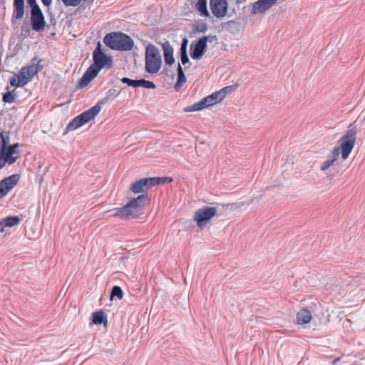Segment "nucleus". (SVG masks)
Listing matches in <instances>:
<instances>
[{
  "mask_svg": "<svg viewBox=\"0 0 365 365\" xmlns=\"http://www.w3.org/2000/svg\"><path fill=\"white\" fill-rule=\"evenodd\" d=\"M115 297L119 299H121L123 297V292L121 287L117 285L113 287L110 292V299L112 300Z\"/></svg>",
  "mask_w": 365,
  "mask_h": 365,
  "instance_id": "obj_32",
  "label": "nucleus"
},
{
  "mask_svg": "<svg viewBox=\"0 0 365 365\" xmlns=\"http://www.w3.org/2000/svg\"><path fill=\"white\" fill-rule=\"evenodd\" d=\"M188 43V40L187 38H183L182 41V43L180 48V52H187V46Z\"/></svg>",
  "mask_w": 365,
  "mask_h": 365,
  "instance_id": "obj_40",
  "label": "nucleus"
},
{
  "mask_svg": "<svg viewBox=\"0 0 365 365\" xmlns=\"http://www.w3.org/2000/svg\"><path fill=\"white\" fill-rule=\"evenodd\" d=\"M103 42L108 47L116 51H130L134 45L131 37L122 32L107 34L103 38Z\"/></svg>",
  "mask_w": 365,
  "mask_h": 365,
  "instance_id": "obj_3",
  "label": "nucleus"
},
{
  "mask_svg": "<svg viewBox=\"0 0 365 365\" xmlns=\"http://www.w3.org/2000/svg\"><path fill=\"white\" fill-rule=\"evenodd\" d=\"M20 175L14 174L0 181V199L6 196L18 183Z\"/></svg>",
  "mask_w": 365,
  "mask_h": 365,
  "instance_id": "obj_8",
  "label": "nucleus"
},
{
  "mask_svg": "<svg viewBox=\"0 0 365 365\" xmlns=\"http://www.w3.org/2000/svg\"><path fill=\"white\" fill-rule=\"evenodd\" d=\"M340 153V147H335L328 155L327 159L322 164L320 169L322 171L327 170L337 160Z\"/></svg>",
  "mask_w": 365,
  "mask_h": 365,
  "instance_id": "obj_16",
  "label": "nucleus"
},
{
  "mask_svg": "<svg viewBox=\"0 0 365 365\" xmlns=\"http://www.w3.org/2000/svg\"><path fill=\"white\" fill-rule=\"evenodd\" d=\"M101 106L100 103H96L94 106L90 108L87 110L83 112L80 115H78L83 122L84 124L88 123L91 120L94 119L96 116L100 113L101 110Z\"/></svg>",
  "mask_w": 365,
  "mask_h": 365,
  "instance_id": "obj_13",
  "label": "nucleus"
},
{
  "mask_svg": "<svg viewBox=\"0 0 365 365\" xmlns=\"http://www.w3.org/2000/svg\"><path fill=\"white\" fill-rule=\"evenodd\" d=\"M41 2L44 6H49L52 3V0H41Z\"/></svg>",
  "mask_w": 365,
  "mask_h": 365,
  "instance_id": "obj_41",
  "label": "nucleus"
},
{
  "mask_svg": "<svg viewBox=\"0 0 365 365\" xmlns=\"http://www.w3.org/2000/svg\"><path fill=\"white\" fill-rule=\"evenodd\" d=\"M14 11L11 17V22L14 24L16 20H20L25 14L24 0H14Z\"/></svg>",
  "mask_w": 365,
  "mask_h": 365,
  "instance_id": "obj_12",
  "label": "nucleus"
},
{
  "mask_svg": "<svg viewBox=\"0 0 365 365\" xmlns=\"http://www.w3.org/2000/svg\"><path fill=\"white\" fill-rule=\"evenodd\" d=\"M16 98V94L15 90H13L11 91H8V92L5 93L3 95L2 101L4 103H11L15 101Z\"/></svg>",
  "mask_w": 365,
  "mask_h": 365,
  "instance_id": "obj_31",
  "label": "nucleus"
},
{
  "mask_svg": "<svg viewBox=\"0 0 365 365\" xmlns=\"http://www.w3.org/2000/svg\"><path fill=\"white\" fill-rule=\"evenodd\" d=\"M92 322L94 324H103L106 325L108 323L107 316L102 310L95 312L93 313Z\"/></svg>",
  "mask_w": 365,
  "mask_h": 365,
  "instance_id": "obj_23",
  "label": "nucleus"
},
{
  "mask_svg": "<svg viewBox=\"0 0 365 365\" xmlns=\"http://www.w3.org/2000/svg\"><path fill=\"white\" fill-rule=\"evenodd\" d=\"M93 63L88 68L83 77L78 81V88L86 86L104 67L111 68L113 60L111 56L106 55L101 50L100 42L93 52Z\"/></svg>",
  "mask_w": 365,
  "mask_h": 365,
  "instance_id": "obj_1",
  "label": "nucleus"
},
{
  "mask_svg": "<svg viewBox=\"0 0 365 365\" xmlns=\"http://www.w3.org/2000/svg\"><path fill=\"white\" fill-rule=\"evenodd\" d=\"M27 3L31 7V11L40 9L39 6L36 3V0H27Z\"/></svg>",
  "mask_w": 365,
  "mask_h": 365,
  "instance_id": "obj_39",
  "label": "nucleus"
},
{
  "mask_svg": "<svg viewBox=\"0 0 365 365\" xmlns=\"http://www.w3.org/2000/svg\"><path fill=\"white\" fill-rule=\"evenodd\" d=\"M216 215V207L205 206L196 210L193 218L196 221L197 226L202 227Z\"/></svg>",
  "mask_w": 365,
  "mask_h": 365,
  "instance_id": "obj_7",
  "label": "nucleus"
},
{
  "mask_svg": "<svg viewBox=\"0 0 365 365\" xmlns=\"http://www.w3.org/2000/svg\"><path fill=\"white\" fill-rule=\"evenodd\" d=\"M161 57L158 49L153 44L149 43L146 47L145 58Z\"/></svg>",
  "mask_w": 365,
  "mask_h": 365,
  "instance_id": "obj_28",
  "label": "nucleus"
},
{
  "mask_svg": "<svg viewBox=\"0 0 365 365\" xmlns=\"http://www.w3.org/2000/svg\"><path fill=\"white\" fill-rule=\"evenodd\" d=\"M138 86H141V87L148 88V89L155 88V85L152 81H147L145 79L138 80L137 87H138Z\"/></svg>",
  "mask_w": 365,
  "mask_h": 365,
  "instance_id": "obj_35",
  "label": "nucleus"
},
{
  "mask_svg": "<svg viewBox=\"0 0 365 365\" xmlns=\"http://www.w3.org/2000/svg\"><path fill=\"white\" fill-rule=\"evenodd\" d=\"M351 365H359V364L356 362H354V363L351 364Z\"/></svg>",
  "mask_w": 365,
  "mask_h": 365,
  "instance_id": "obj_43",
  "label": "nucleus"
},
{
  "mask_svg": "<svg viewBox=\"0 0 365 365\" xmlns=\"http://www.w3.org/2000/svg\"><path fill=\"white\" fill-rule=\"evenodd\" d=\"M193 28L195 31L200 33H205L208 29L207 24L202 20L197 21L193 26Z\"/></svg>",
  "mask_w": 365,
  "mask_h": 365,
  "instance_id": "obj_34",
  "label": "nucleus"
},
{
  "mask_svg": "<svg viewBox=\"0 0 365 365\" xmlns=\"http://www.w3.org/2000/svg\"><path fill=\"white\" fill-rule=\"evenodd\" d=\"M235 88V86H228L222 88L220 91H217V93L220 95L222 101H223L228 94L234 91Z\"/></svg>",
  "mask_w": 365,
  "mask_h": 365,
  "instance_id": "obj_33",
  "label": "nucleus"
},
{
  "mask_svg": "<svg viewBox=\"0 0 365 365\" xmlns=\"http://www.w3.org/2000/svg\"><path fill=\"white\" fill-rule=\"evenodd\" d=\"M148 202L149 198L148 195L143 194L130 200L125 206L114 208L109 212H112L110 216L123 220L135 218L142 214L143 206Z\"/></svg>",
  "mask_w": 365,
  "mask_h": 365,
  "instance_id": "obj_2",
  "label": "nucleus"
},
{
  "mask_svg": "<svg viewBox=\"0 0 365 365\" xmlns=\"http://www.w3.org/2000/svg\"><path fill=\"white\" fill-rule=\"evenodd\" d=\"M340 360L339 358H336L334 360L333 364H335L336 362H338Z\"/></svg>",
  "mask_w": 365,
  "mask_h": 365,
  "instance_id": "obj_42",
  "label": "nucleus"
},
{
  "mask_svg": "<svg viewBox=\"0 0 365 365\" xmlns=\"http://www.w3.org/2000/svg\"><path fill=\"white\" fill-rule=\"evenodd\" d=\"M30 81L29 78L24 74H21V71H20L18 74H15L10 79V85L13 87H23Z\"/></svg>",
  "mask_w": 365,
  "mask_h": 365,
  "instance_id": "obj_18",
  "label": "nucleus"
},
{
  "mask_svg": "<svg viewBox=\"0 0 365 365\" xmlns=\"http://www.w3.org/2000/svg\"><path fill=\"white\" fill-rule=\"evenodd\" d=\"M161 57L145 58V71L149 73H156L160 68Z\"/></svg>",
  "mask_w": 365,
  "mask_h": 365,
  "instance_id": "obj_15",
  "label": "nucleus"
},
{
  "mask_svg": "<svg viewBox=\"0 0 365 365\" xmlns=\"http://www.w3.org/2000/svg\"><path fill=\"white\" fill-rule=\"evenodd\" d=\"M195 8L202 16L208 17L210 16L207 8V0H197Z\"/></svg>",
  "mask_w": 365,
  "mask_h": 365,
  "instance_id": "obj_24",
  "label": "nucleus"
},
{
  "mask_svg": "<svg viewBox=\"0 0 365 365\" xmlns=\"http://www.w3.org/2000/svg\"><path fill=\"white\" fill-rule=\"evenodd\" d=\"M181 63L185 65L190 62L187 52H180Z\"/></svg>",
  "mask_w": 365,
  "mask_h": 365,
  "instance_id": "obj_38",
  "label": "nucleus"
},
{
  "mask_svg": "<svg viewBox=\"0 0 365 365\" xmlns=\"http://www.w3.org/2000/svg\"><path fill=\"white\" fill-rule=\"evenodd\" d=\"M205 98L206 100L208 107L222 101L217 91H215L211 95L207 96Z\"/></svg>",
  "mask_w": 365,
  "mask_h": 365,
  "instance_id": "obj_30",
  "label": "nucleus"
},
{
  "mask_svg": "<svg viewBox=\"0 0 365 365\" xmlns=\"http://www.w3.org/2000/svg\"><path fill=\"white\" fill-rule=\"evenodd\" d=\"M20 144L16 143L9 147L0 148V170L6 165H12L21 157Z\"/></svg>",
  "mask_w": 365,
  "mask_h": 365,
  "instance_id": "obj_6",
  "label": "nucleus"
},
{
  "mask_svg": "<svg viewBox=\"0 0 365 365\" xmlns=\"http://www.w3.org/2000/svg\"><path fill=\"white\" fill-rule=\"evenodd\" d=\"M84 125L79 115L75 117L66 126V130H74Z\"/></svg>",
  "mask_w": 365,
  "mask_h": 365,
  "instance_id": "obj_29",
  "label": "nucleus"
},
{
  "mask_svg": "<svg viewBox=\"0 0 365 365\" xmlns=\"http://www.w3.org/2000/svg\"><path fill=\"white\" fill-rule=\"evenodd\" d=\"M356 128L353 124H350L345 135L340 139V151L344 160H346L351 153L356 140Z\"/></svg>",
  "mask_w": 365,
  "mask_h": 365,
  "instance_id": "obj_5",
  "label": "nucleus"
},
{
  "mask_svg": "<svg viewBox=\"0 0 365 365\" xmlns=\"http://www.w3.org/2000/svg\"><path fill=\"white\" fill-rule=\"evenodd\" d=\"M6 89L7 91H9V86H7V87L6 88Z\"/></svg>",
  "mask_w": 365,
  "mask_h": 365,
  "instance_id": "obj_44",
  "label": "nucleus"
},
{
  "mask_svg": "<svg viewBox=\"0 0 365 365\" xmlns=\"http://www.w3.org/2000/svg\"><path fill=\"white\" fill-rule=\"evenodd\" d=\"M20 218L18 216H9L0 220V232H4L6 227H13L19 223Z\"/></svg>",
  "mask_w": 365,
  "mask_h": 365,
  "instance_id": "obj_19",
  "label": "nucleus"
},
{
  "mask_svg": "<svg viewBox=\"0 0 365 365\" xmlns=\"http://www.w3.org/2000/svg\"><path fill=\"white\" fill-rule=\"evenodd\" d=\"M120 81L122 83H125L129 86H132L133 88L137 87L138 80H133L127 77H123Z\"/></svg>",
  "mask_w": 365,
  "mask_h": 365,
  "instance_id": "obj_37",
  "label": "nucleus"
},
{
  "mask_svg": "<svg viewBox=\"0 0 365 365\" xmlns=\"http://www.w3.org/2000/svg\"><path fill=\"white\" fill-rule=\"evenodd\" d=\"M312 319L311 312L307 309H302L297 314V321L299 324L309 323Z\"/></svg>",
  "mask_w": 365,
  "mask_h": 365,
  "instance_id": "obj_20",
  "label": "nucleus"
},
{
  "mask_svg": "<svg viewBox=\"0 0 365 365\" xmlns=\"http://www.w3.org/2000/svg\"><path fill=\"white\" fill-rule=\"evenodd\" d=\"M205 108H208L205 98H202L200 101L195 103L193 105L187 107L184 109L185 112H193L200 110Z\"/></svg>",
  "mask_w": 365,
  "mask_h": 365,
  "instance_id": "obj_25",
  "label": "nucleus"
},
{
  "mask_svg": "<svg viewBox=\"0 0 365 365\" xmlns=\"http://www.w3.org/2000/svg\"><path fill=\"white\" fill-rule=\"evenodd\" d=\"M178 72V80L175 83L174 88L176 91H179L182 85L186 82V77L185 75V73L183 71V69L180 63L178 65L177 68Z\"/></svg>",
  "mask_w": 365,
  "mask_h": 365,
  "instance_id": "obj_22",
  "label": "nucleus"
},
{
  "mask_svg": "<svg viewBox=\"0 0 365 365\" xmlns=\"http://www.w3.org/2000/svg\"><path fill=\"white\" fill-rule=\"evenodd\" d=\"M21 74L26 75L31 81L33 77L40 71L38 65L32 64L24 66L21 70Z\"/></svg>",
  "mask_w": 365,
  "mask_h": 365,
  "instance_id": "obj_21",
  "label": "nucleus"
},
{
  "mask_svg": "<svg viewBox=\"0 0 365 365\" xmlns=\"http://www.w3.org/2000/svg\"><path fill=\"white\" fill-rule=\"evenodd\" d=\"M207 41L208 36H203L196 42L190 51V56L192 59H200L205 54L207 46ZM191 48H192V45Z\"/></svg>",
  "mask_w": 365,
  "mask_h": 365,
  "instance_id": "obj_11",
  "label": "nucleus"
},
{
  "mask_svg": "<svg viewBox=\"0 0 365 365\" xmlns=\"http://www.w3.org/2000/svg\"><path fill=\"white\" fill-rule=\"evenodd\" d=\"M120 91L119 90L115 89V88H111L106 92V96L103 98H102L101 101H99L98 102V103H100V106H102L103 104H105L108 101H109L112 100L113 98H115L116 96H118L120 94Z\"/></svg>",
  "mask_w": 365,
  "mask_h": 365,
  "instance_id": "obj_26",
  "label": "nucleus"
},
{
  "mask_svg": "<svg viewBox=\"0 0 365 365\" xmlns=\"http://www.w3.org/2000/svg\"><path fill=\"white\" fill-rule=\"evenodd\" d=\"M277 0H258L252 6V14L262 13L269 9Z\"/></svg>",
  "mask_w": 365,
  "mask_h": 365,
  "instance_id": "obj_14",
  "label": "nucleus"
},
{
  "mask_svg": "<svg viewBox=\"0 0 365 365\" xmlns=\"http://www.w3.org/2000/svg\"><path fill=\"white\" fill-rule=\"evenodd\" d=\"M66 6H77L83 0H61Z\"/></svg>",
  "mask_w": 365,
  "mask_h": 365,
  "instance_id": "obj_36",
  "label": "nucleus"
},
{
  "mask_svg": "<svg viewBox=\"0 0 365 365\" xmlns=\"http://www.w3.org/2000/svg\"><path fill=\"white\" fill-rule=\"evenodd\" d=\"M31 24L33 30L38 32L43 31L46 21L41 9L31 11Z\"/></svg>",
  "mask_w": 365,
  "mask_h": 365,
  "instance_id": "obj_10",
  "label": "nucleus"
},
{
  "mask_svg": "<svg viewBox=\"0 0 365 365\" xmlns=\"http://www.w3.org/2000/svg\"><path fill=\"white\" fill-rule=\"evenodd\" d=\"M172 181L173 179L169 177L142 178L131 185L130 190L134 193L144 192L153 186L169 183Z\"/></svg>",
  "mask_w": 365,
  "mask_h": 365,
  "instance_id": "obj_4",
  "label": "nucleus"
},
{
  "mask_svg": "<svg viewBox=\"0 0 365 365\" xmlns=\"http://www.w3.org/2000/svg\"><path fill=\"white\" fill-rule=\"evenodd\" d=\"M210 8L216 18H222L227 13V0H210Z\"/></svg>",
  "mask_w": 365,
  "mask_h": 365,
  "instance_id": "obj_9",
  "label": "nucleus"
},
{
  "mask_svg": "<svg viewBox=\"0 0 365 365\" xmlns=\"http://www.w3.org/2000/svg\"><path fill=\"white\" fill-rule=\"evenodd\" d=\"M165 63L171 66L175 62L173 56V48L168 41H165L162 44Z\"/></svg>",
  "mask_w": 365,
  "mask_h": 365,
  "instance_id": "obj_17",
  "label": "nucleus"
},
{
  "mask_svg": "<svg viewBox=\"0 0 365 365\" xmlns=\"http://www.w3.org/2000/svg\"><path fill=\"white\" fill-rule=\"evenodd\" d=\"M0 148L9 147L12 145L10 140V133L2 129L0 130Z\"/></svg>",
  "mask_w": 365,
  "mask_h": 365,
  "instance_id": "obj_27",
  "label": "nucleus"
}]
</instances>
